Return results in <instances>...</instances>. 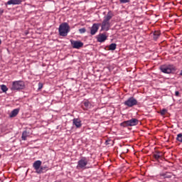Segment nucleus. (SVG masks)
Wrapping results in <instances>:
<instances>
[{"label": "nucleus", "instance_id": "1", "mask_svg": "<svg viewBox=\"0 0 182 182\" xmlns=\"http://www.w3.org/2000/svg\"><path fill=\"white\" fill-rule=\"evenodd\" d=\"M114 15L112 11H108L106 16H104L103 21L101 26L102 31H109L110 29V19L113 18Z\"/></svg>", "mask_w": 182, "mask_h": 182}, {"label": "nucleus", "instance_id": "2", "mask_svg": "<svg viewBox=\"0 0 182 182\" xmlns=\"http://www.w3.org/2000/svg\"><path fill=\"white\" fill-rule=\"evenodd\" d=\"M24 87L25 82L23 80H16L12 82L10 89L12 92H16L18 90H23Z\"/></svg>", "mask_w": 182, "mask_h": 182}, {"label": "nucleus", "instance_id": "3", "mask_svg": "<svg viewBox=\"0 0 182 182\" xmlns=\"http://www.w3.org/2000/svg\"><path fill=\"white\" fill-rule=\"evenodd\" d=\"M58 32L60 36H68V33L70 32V26L68 23H63L59 26Z\"/></svg>", "mask_w": 182, "mask_h": 182}, {"label": "nucleus", "instance_id": "4", "mask_svg": "<svg viewBox=\"0 0 182 182\" xmlns=\"http://www.w3.org/2000/svg\"><path fill=\"white\" fill-rule=\"evenodd\" d=\"M89 164V160L86 157H82L78 161L77 165V170H86L91 168L92 166H87Z\"/></svg>", "mask_w": 182, "mask_h": 182}, {"label": "nucleus", "instance_id": "5", "mask_svg": "<svg viewBox=\"0 0 182 182\" xmlns=\"http://www.w3.org/2000/svg\"><path fill=\"white\" fill-rule=\"evenodd\" d=\"M137 124H139V119L136 118H132L121 123V126H122V127H132L133 126H137Z\"/></svg>", "mask_w": 182, "mask_h": 182}, {"label": "nucleus", "instance_id": "6", "mask_svg": "<svg viewBox=\"0 0 182 182\" xmlns=\"http://www.w3.org/2000/svg\"><path fill=\"white\" fill-rule=\"evenodd\" d=\"M160 70L161 72H163V73H167V74H170L172 72H174V70H176V68H174V66L173 65H161L160 67Z\"/></svg>", "mask_w": 182, "mask_h": 182}, {"label": "nucleus", "instance_id": "7", "mask_svg": "<svg viewBox=\"0 0 182 182\" xmlns=\"http://www.w3.org/2000/svg\"><path fill=\"white\" fill-rule=\"evenodd\" d=\"M124 106H127V107H133V106L137 105V100L134 97H130L124 102Z\"/></svg>", "mask_w": 182, "mask_h": 182}, {"label": "nucleus", "instance_id": "8", "mask_svg": "<svg viewBox=\"0 0 182 182\" xmlns=\"http://www.w3.org/2000/svg\"><path fill=\"white\" fill-rule=\"evenodd\" d=\"M41 166H42V161L40 160L36 161L33 164V167L36 170V173H38V174L43 173V168L41 167Z\"/></svg>", "mask_w": 182, "mask_h": 182}, {"label": "nucleus", "instance_id": "9", "mask_svg": "<svg viewBox=\"0 0 182 182\" xmlns=\"http://www.w3.org/2000/svg\"><path fill=\"white\" fill-rule=\"evenodd\" d=\"M70 42L73 49H80L81 48H83V42L80 41H74L71 39L70 40Z\"/></svg>", "mask_w": 182, "mask_h": 182}, {"label": "nucleus", "instance_id": "10", "mask_svg": "<svg viewBox=\"0 0 182 182\" xmlns=\"http://www.w3.org/2000/svg\"><path fill=\"white\" fill-rule=\"evenodd\" d=\"M100 26V23H94L90 29L91 35H96V33L99 31V27Z\"/></svg>", "mask_w": 182, "mask_h": 182}, {"label": "nucleus", "instance_id": "11", "mask_svg": "<svg viewBox=\"0 0 182 182\" xmlns=\"http://www.w3.org/2000/svg\"><path fill=\"white\" fill-rule=\"evenodd\" d=\"M73 125L77 127V129H80L82 127V121L77 118H75L73 119Z\"/></svg>", "mask_w": 182, "mask_h": 182}, {"label": "nucleus", "instance_id": "12", "mask_svg": "<svg viewBox=\"0 0 182 182\" xmlns=\"http://www.w3.org/2000/svg\"><path fill=\"white\" fill-rule=\"evenodd\" d=\"M22 0H9L6 2V5H21Z\"/></svg>", "mask_w": 182, "mask_h": 182}, {"label": "nucleus", "instance_id": "13", "mask_svg": "<svg viewBox=\"0 0 182 182\" xmlns=\"http://www.w3.org/2000/svg\"><path fill=\"white\" fill-rule=\"evenodd\" d=\"M107 39V36L105 33L100 34L97 38V42H100V43L105 42Z\"/></svg>", "mask_w": 182, "mask_h": 182}, {"label": "nucleus", "instance_id": "14", "mask_svg": "<svg viewBox=\"0 0 182 182\" xmlns=\"http://www.w3.org/2000/svg\"><path fill=\"white\" fill-rule=\"evenodd\" d=\"M19 113V109H14L9 114V117H16Z\"/></svg>", "mask_w": 182, "mask_h": 182}, {"label": "nucleus", "instance_id": "15", "mask_svg": "<svg viewBox=\"0 0 182 182\" xmlns=\"http://www.w3.org/2000/svg\"><path fill=\"white\" fill-rule=\"evenodd\" d=\"M160 35H161L160 31H155V32H154L153 33V36H154V41H157V39L159 38H160Z\"/></svg>", "mask_w": 182, "mask_h": 182}, {"label": "nucleus", "instance_id": "16", "mask_svg": "<svg viewBox=\"0 0 182 182\" xmlns=\"http://www.w3.org/2000/svg\"><path fill=\"white\" fill-rule=\"evenodd\" d=\"M117 46L116 43H111L109 46V50H116Z\"/></svg>", "mask_w": 182, "mask_h": 182}, {"label": "nucleus", "instance_id": "17", "mask_svg": "<svg viewBox=\"0 0 182 182\" xmlns=\"http://www.w3.org/2000/svg\"><path fill=\"white\" fill-rule=\"evenodd\" d=\"M26 137H28V132L23 131V133H22V136H21L22 140L26 141Z\"/></svg>", "mask_w": 182, "mask_h": 182}, {"label": "nucleus", "instance_id": "18", "mask_svg": "<svg viewBox=\"0 0 182 182\" xmlns=\"http://www.w3.org/2000/svg\"><path fill=\"white\" fill-rule=\"evenodd\" d=\"M1 89L2 92H4V93L8 92V87H6V85H1Z\"/></svg>", "mask_w": 182, "mask_h": 182}, {"label": "nucleus", "instance_id": "19", "mask_svg": "<svg viewBox=\"0 0 182 182\" xmlns=\"http://www.w3.org/2000/svg\"><path fill=\"white\" fill-rule=\"evenodd\" d=\"M176 140L182 143V134H178L176 137Z\"/></svg>", "mask_w": 182, "mask_h": 182}, {"label": "nucleus", "instance_id": "20", "mask_svg": "<svg viewBox=\"0 0 182 182\" xmlns=\"http://www.w3.org/2000/svg\"><path fill=\"white\" fill-rule=\"evenodd\" d=\"M154 159H156V160H159V159H160V157H161L160 153L154 154Z\"/></svg>", "mask_w": 182, "mask_h": 182}, {"label": "nucleus", "instance_id": "21", "mask_svg": "<svg viewBox=\"0 0 182 182\" xmlns=\"http://www.w3.org/2000/svg\"><path fill=\"white\" fill-rule=\"evenodd\" d=\"M79 32L80 33H85L86 32V28H80Z\"/></svg>", "mask_w": 182, "mask_h": 182}, {"label": "nucleus", "instance_id": "22", "mask_svg": "<svg viewBox=\"0 0 182 182\" xmlns=\"http://www.w3.org/2000/svg\"><path fill=\"white\" fill-rule=\"evenodd\" d=\"M120 4H127L130 0H119Z\"/></svg>", "mask_w": 182, "mask_h": 182}, {"label": "nucleus", "instance_id": "23", "mask_svg": "<svg viewBox=\"0 0 182 182\" xmlns=\"http://www.w3.org/2000/svg\"><path fill=\"white\" fill-rule=\"evenodd\" d=\"M166 112H167V109H166L161 110V114L162 116H164V114H166Z\"/></svg>", "mask_w": 182, "mask_h": 182}, {"label": "nucleus", "instance_id": "24", "mask_svg": "<svg viewBox=\"0 0 182 182\" xmlns=\"http://www.w3.org/2000/svg\"><path fill=\"white\" fill-rule=\"evenodd\" d=\"M84 105L85 107H89L90 106V102H89V101H86L84 102Z\"/></svg>", "mask_w": 182, "mask_h": 182}, {"label": "nucleus", "instance_id": "25", "mask_svg": "<svg viewBox=\"0 0 182 182\" xmlns=\"http://www.w3.org/2000/svg\"><path fill=\"white\" fill-rule=\"evenodd\" d=\"M42 87H43V84L39 82L38 83V90H41V89H42Z\"/></svg>", "mask_w": 182, "mask_h": 182}, {"label": "nucleus", "instance_id": "26", "mask_svg": "<svg viewBox=\"0 0 182 182\" xmlns=\"http://www.w3.org/2000/svg\"><path fill=\"white\" fill-rule=\"evenodd\" d=\"M180 95V92L178 91L175 92V96L178 97Z\"/></svg>", "mask_w": 182, "mask_h": 182}, {"label": "nucleus", "instance_id": "27", "mask_svg": "<svg viewBox=\"0 0 182 182\" xmlns=\"http://www.w3.org/2000/svg\"><path fill=\"white\" fill-rule=\"evenodd\" d=\"M4 9H0V15H2V14H4Z\"/></svg>", "mask_w": 182, "mask_h": 182}, {"label": "nucleus", "instance_id": "28", "mask_svg": "<svg viewBox=\"0 0 182 182\" xmlns=\"http://www.w3.org/2000/svg\"><path fill=\"white\" fill-rule=\"evenodd\" d=\"M165 177L167 178H171V176H166Z\"/></svg>", "mask_w": 182, "mask_h": 182}, {"label": "nucleus", "instance_id": "29", "mask_svg": "<svg viewBox=\"0 0 182 182\" xmlns=\"http://www.w3.org/2000/svg\"><path fill=\"white\" fill-rule=\"evenodd\" d=\"M180 75L182 76V70L180 72Z\"/></svg>", "mask_w": 182, "mask_h": 182}, {"label": "nucleus", "instance_id": "30", "mask_svg": "<svg viewBox=\"0 0 182 182\" xmlns=\"http://www.w3.org/2000/svg\"><path fill=\"white\" fill-rule=\"evenodd\" d=\"M2 43V41L0 39V45Z\"/></svg>", "mask_w": 182, "mask_h": 182}]
</instances>
